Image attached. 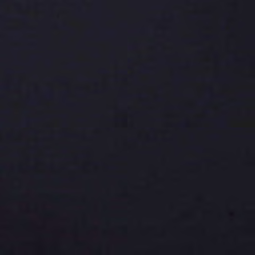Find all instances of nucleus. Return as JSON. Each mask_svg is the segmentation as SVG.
Here are the masks:
<instances>
[{
    "label": "nucleus",
    "mask_w": 255,
    "mask_h": 255,
    "mask_svg": "<svg viewBox=\"0 0 255 255\" xmlns=\"http://www.w3.org/2000/svg\"><path fill=\"white\" fill-rule=\"evenodd\" d=\"M46 96H47V97H51V94L50 93H47Z\"/></svg>",
    "instance_id": "f257e3e1"
}]
</instances>
